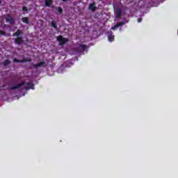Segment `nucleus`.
Instances as JSON below:
<instances>
[{
	"instance_id": "nucleus-1",
	"label": "nucleus",
	"mask_w": 178,
	"mask_h": 178,
	"mask_svg": "<svg viewBox=\"0 0 178 178\" xmlns=\"http://www.w3.org/2000/svg\"><path fill=\"white\" fill-rule=\"evenodd\" d=\"M0 94L3 101H15V99H19L20 97H24V93L22 92V90H0Z\"/></svg>"
},
{
	"instance_id": "nucleus-2",
	"label": "nucleus",
	"mask_w": 178,
	"mask_h": 178,
	"mask_svg": "<svg viewBox=\"0 0 178 178\" xmlns=\"http://www.w3.org/2000/svg\"><path fill=\"white\" fill-rule=\"evenodd\" d=\"M57 40H58V41H59L60 45H63V44H66V42H67V39L64 38L63 37H62L60 35L57 38Z\"/></svg>"
},
{
	"instance_id": "nucleus-3",
	"label": "nucleus",
	"mask_w": 178,
	"mask_h": 178,
	"mask_svg": "<svg viewBox=\"0 0 178 178\" xmlns=\"http://www.w3.org/2000/svg\"><path fill=\"white\" fill-rule=\"evenodd\" d=\"M88 9H89V10H92V12H95V10H97V7L95 6V3H92L90 4Z\"/></svg>"
},
{
	"instance_id": "nucleus-4",
	"label": "nucleus",
	"mask_w": 178,
	"mask_h": 178,
	"mask_svg": "<svg viewBox=\"0 0 178 178\" xmlns=\"http://www.w3.org/2000/svg\"><path fill=\"white\" fill-rule=\"evenodd\" d=\"M6 22H7V23H10V24H12V23H13L14 22L13 17H12L10 15H7L6 17Z\"/></svg>"
},
{
	"instance_id": "nucleus-5",
	"label": "nucleus",
	"mask_w": 178,
	"mask_h": 178,
	"mask_svg": "<svg viewBox=\"0 0 178 178\" xmlns=\"http://www.w3.org/2000/svg\"><path fill=\"white\" fill-rule=\"evenodd\" d=\"M22 86H24V82H22L21 83H19L13 87L10 88V90H16L17 88H20Z\"/></svg>"
},
{
	"instance_id": "nucleus-6",
	"label": "nucleus",
	"mask_w": 178,
	"mask_h": 178,
	"mask_svg": "<svg viewBox=\"0 0 178 178\" xmlns=\"http://www.w3.org/2000/svg\"><path fill=\"white\" fill-rule=\"evenodd\" d=\"M26 90H34V85L32 83H26Z\"/></svg>"
},
{
	"instance_id": "nucleus-7",
	"label": "nucleus",
	"mask_w": 178,
	"mask_h": 178,
	"mask_svg": "<svg viewBox=\"0 0 178 178\" xmlns=\"http://www.w3.org/2000/svg\"><path fill=\"white\" fill-rule=\"evenodd\" d=\"M115 14L116 17H120V15H122V10H120V8L115 9Z\"/></svg>"
},
{
	"instance_id": "nucleus-8",
	"label": "nucleus",
	"mask_w": 178,
	"mask_h": 178,
	"mask_svg": "<svg viewBox=\"0 0 178 178\" xmlns=\"http://www.w3.org/2000/svg\"><path fill=\"white\" fill-rule=\"evenodd\" d=\"M33 66H34V67H35V69H38V67L45 66V62H41L38 64H34Z\"/></svg>"
},
{
	"instance_id": "nucleus-9",
	"label": "nucleus",
	"mask_w": 178,
	"mask_h": 178,
	"mask_svg": "<svg viewBox=\"0 0 178 178\" xmlns=\"http://www.w3.org/2000/svg\"><path fill=\"white\" fill-rule=\"evenodd\" d=\"M115 39V35H113L112 33H109L108 34V40L110 42H112L113 40Z\"/></svg>"
},
{
	"instance_id": "nucleus-10",
	"label": "nucleus",
	"mask_w": 178,
	"mask_h": 178,
	"mask_svg": "<svg viewBox=\"0 0 178 178\" xmlns=\"http://www.w3.org/2000/svg\"><path fill=\"white\" fill-rule=\"evenodd\" d=\"M86 47L85 44H79L78 47L79 52H83L86 49Z\"/></svg>"
},
{
	"instance_id": "nucleus-11",
	"label": "nucleus",
	"mask_w": 178,
	"mask_h": 178,
	"mask_svg": "<svg viewBox=\"0 0 178 178\" xmlns=\"http://www.w3.org/2000/svg\"><path fill=\"white\" fill-rule=\"evenodd\" d=\"M52 5V0H44V6L48 8Z\"/></svg>"
},
{
	"instance_id": "nucleus-12",
	"label": "nucleus",
	"mask_w": 178,
	"mask_h": 178,
	"mask_svg": "<svg viewBox=\"0 0 178 178\" xmlns=\"http://www.w3.org/2000/svg\"><path fill=\"white\" fill-rule=\"evenodd\" d=\"M123 24H124V23H118L115 24L114 26H113L111 28V30H116V29H118V27H120V26H123Z\"/></svg>"
},
{
	"instance_id": "nucleus-13",
	"label": "nucleus",
	"mask_w": 178,
	"mask_h": 178,
	"mask_svg": "<svg viewBox=\"0 0 178 178\" xmlns=\"http://www.w3.org/2000/svg\"><path fill=\"white\" fill-rule=\"evenodd\" d=\"M16 43L17 44H23V39H22V38L18 37L16 39Z\"/></svg>"
},
{
	"instance_id": "nucleus-14",
	"label": "nucleus",
	"mask_w": 178,
	"mask_h": 178,
	"mask_svg": "<svg viewBox=\"0 0 178 178\" xmlns=\"http://www.w3.org/2000/svg\"><path fill=\"white\" fill-rule=\"evenodd\" d=\"M23 23H26V24H29V18L27 17H23L22 18Z\"/></svg>"
},
{
	"instance_id": "nucleus-15",
	"label": "nucleus",
	"mask_w": 178,
	"mask_h": 178,
	"mask_svg": "<svg viewBox=\"0 0 178 178\" xmlns=\"http://www.w3.org/2000/svg\"><path fill=\"white\" fill-rule=\"evenodd\" d=\"M20 34H22V31H20V30H17V32L14 33V35H17V37H19Z\"/></svg>"
},
{
	"instance_id": "nucleus-16",
	"label": "nucleus",
	"mask_w": 178,
	"mask_h": 178,
	"mask_svg": "<svg viewBox=\"0 0 178 178\" xmlns=\"http://www.w3.org/2000/svg\"><path fill=\"white\" fill-rule=\"evenodd\" d=\"M10 63V60H6L3 63L4 66H8Z\"/></svg>"
},
{
	"instance_id": "nucleus-17",
	"label": "nucleus",
	"mask_w": 178,
	"mask_h": 178,
	"mask_svg": "<svg viewBox=\"0 0 178 178\" xmlns=\"http://www.w3.org/2000/svg\"><path fill=\"white\" fill-rule=\"evenodd\" d=\"M51 24V27H54V29H56L57 26H56V23H55V22L52 21Z\"/></svg>"
},
{
	"instance_id": "nucleus-18",
	"label": "nucleus",
	"mask_w": 178,
	"mask_h": 178,
	"mask_svg": "<svg viewBox=\"0 0 178 178\" xmlns=\"http://www.w3.org/2000/svg\"><path fill=\"white\" fill-rule=\"evenodd\" d=\"M58 12L60 13H62V12H63V10H62V8L59 7L58 8Z\"/></svg>"
},
{
	"instance_id": "nucleus-19",
	"label": "nucleus",
	"mask_w": 178,
	"mask_h": 178,
	"mask_svg": "<svg viewBox=\"0 0 178 178\" xmlns=\"http://www.w3.org/2000/svg\"><path fill=\"white\" fill-rule=\"evenodd\" d=\"M14 62H17V63H22V62H23V60H17V58H14Z\"/></svg>"
},
{
	"instance_id": "nucleus-20",
	"label": "nucleus",
	"mask_w": 178,
	"mask_h": 178,
	"mask_svg": "<svg viewBox=\"0 0 178 178\" xmlns=\"http://www.w3.org/2000/svg\"><path fill=\"white\" fill-rule=\"evenodd\" d=\"M142 21H143V18L138 19V23H141Z\"/></svg>"
},
{
	"instance_id": "nucleus-21",
	"label": "nucleus",
	"mask_w": 178,
	"mask_h": 178,
	"mask_svg": "<svg viewBox=\"0 0 178 178\" xmlns=\"http://www.w3.org/2000/svg\"><path fill=\"white\" fill-rule=\"evenodd\" d=\"M22 10H23L24 12H26V10H27V8L23 7V8H22Z\"/></svg>"
},
{
	"instance_id": "nucleus-22",
	"label": "nucleus",
	"mask_w": 178,
	"mask_h": 178,
	"mask_svg": "<svg viewBox=\"0 0 178 178\" xmlns=\"http://www.w3.org/2000/svg\"><path fill=\"white\" fill-rule=\"evenodd\" d=\"M63 2H67V0H63Z\"/></svg>"
}]
</instances>
